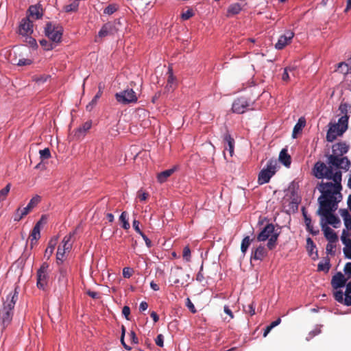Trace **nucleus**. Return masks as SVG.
<instances>
[{"instance_id":"19","label":"nucleus","mask_w":351,"mask_h":351,"mask_svg":"<svg viewBox=\"0 0 351 351\" xmlns=\"http://www.w3.org/2000/svg\"><path fill=\"white\" fill-rule=\"evenodd\" d=\"M349 147L345 143H338L332 146V152L335 156H342L348 152Z\"/></svg>"},{"instance_id":"57","label":"nucleus","mask_w":351,"mask_h":351,"mask_svg":"<svg viewBox=\"0 0 351 351\" xmlns=\"http://www.w3.org/2000/svg\"><path fill=\"white\" fill-rule=\"evenodd\" d=\"M31 63H32V61L29 59L22 58L19 60L17 65L25 66V65H29Z\"/></svg>"},{"instance_id":"13","label":"nucleus","mask_w":351,"mask_h":351,"mask_svg":"<svg viewBox=\"0 0 351 351\" xmlns=\"http://www.w3.org/2000/svg\"><path fill=\"white\" fill-rule=\"evenodd\" d=\"M294 36V33L291 30H286L283 35H281L277 43L275 44V48L281 50L291 43Z\"/></svg>"},{"instance_id":"14","label":"nucleus","mask_w":351,"mask_h":351,"mask_svg":"<svg viewBox=\"0 0 351 351\" xmlns=\"http://www.w3.org/2000/svg\"><path fill=\"white\" fill-rule=\"evenodd\" d=\"M19 34L23 36H27L33 33V23L30 21L29 18H23L19 25Z\"/></svg>"},{"instance_id":"26","label":"nucleus","mask_w":351,"mask_h":351,"mask_svg":"<svg viewBox=\"0 0 351 351\" xmlns=\"http://www.w3.org/2000/svg\"><path fill=\"white\" fill-rule=\"evenodd\" d=\"M303 215L304 217V222L306 226V229L308 232H310L313 235H317L319 233V230L315 229L312 223L311 219L308 217L306 214L303 210Z\"/></svg>"},{"instance_id":"43","label":"nucleus","mask_w":351,"mask_h":351,"mask_svg":"<svg viewBox=\"0 0 351 351\" xmlns=\"http://www.w3.org/2000/svg\"><path fill=\"white\" fill-rule=\"evenodd\" d=\"M117 10V6L115 4H110L108 5L104 10V13L106 14H112Z\"/></svg>"},{"instance_id":"47","label":"nucleus","mask_w":351,"mask_h":351,"mask_svg":"<svg viewBox=\"0 0 351 351\" xmlns=\"http://www.w3.org/2000/svg\"><path fill=\"white\" fill-rule=\"evenodd\" d=\"M193 15H194L193 11L191 9H189L186 12H182V14H181V19L183 21H186V20L189 19Z\"/></svg>"},{"instance_id":"46","label":"nucleus","mask_w":351,"mask_h":351,"mask_svg":"<svg viewBox=\"0 0 351 351\" xmlns=\"http://www.w3.org/2000/svg\"><path fill=\"white\" fill-rule=\"evenodd\" d=\"M104 88V85L102 83H99L98 85V93L95 95V97L93 98V100L95 101L96 103L97 102V100L101 97L103 90Z\"/></svg>"},{"instance_id":"3","label":"nucleus","mask_w":351,"mask_h":351,"mask_svg":"<svg viewBox=\"0 0 351 351\" xmlns=\"http://www.w3.org/2000/svg\"><path fill=\"white\" fill-rule=\"evenodd\" d=\"M351 106L348 104H341L339 110L343 114L337 123H329V129L326 134V139L328 142H333L338 136H341L348 129V112Z\"/></svg>"},{"instance_id":"12","label":"nucleus","mask_w":351,"mask_h":351,"mask_svg":"<svg viewBox=\"0 0 351 351\" xmlns=\"http://www.w3.org/2000/svg\"><path fill=\"white\" fill-rule=\"evenodd\" d=\"M250 104L246 98L241 97L236 99L232 106V110L234 113L242 114L250 108Z\"/></svg>"},{"instance_id":"16","label":"nucleus","mask_w":351,"mask_h":351,"mask_svg":"<svg viewBox=\"0 0 351 351\" xmlns=\"http://www.w3.org/2000/svg\"><path fill=\"white\" fill-rule=\"evenodd\" d=\"M91 125V121H88L85 122L82 126L79 127L74 132V138H76L77 140L82 138L85 136L86 132L90 129Z\"/></svg>"},{"instance_id":"23","label":"nucleus","mask_w":351,"mask_h":351,"mask_svg":"<svg viewBox=\"0 0 351 351\" xmlns=\"http://www.w3.org/2000/svg\"><path fill=\"white\" fill-rule=\"evenodd\" d=\"M113 29L114 27L111 24L106 23L102 26L98 33V36L101 38L106 37L112 34L113 33Z\"/></svg>"},{"instance_id":"55","label":"nucleus","mask_w":351,"mask_h":351,"mask_svg":"<svg viewBox=\"0 0 351 351\" xmlns=\"http://www.w3.org/2000/svg\"><path fill=\"white\" fill-rule=\"evenodd\" d=\"M139 224H140V223L138 220H136V219L133 220V221H132L133 228L135 230V231L141 235V234H143V232L141 230V229L139 228Z\"/></svg>"},{"instance_id":"2","label":"nucleus","mask_w":351,"mask_h":351,"mask_svg":"<svg viewBox=\"0 0 351 351\" xmlns=\"http://www.w3.org/2000/svg\"><path fill=\"white\" fill-rule=\"evenodd\" d=\"M342 199L341 193L330 194L327 195H320L318 198L319 209L317 213L325 219L326 223L337 228L341 223L338 217L333 214L338 207V203Z\"/></svg>"},{"instance_id":"42","label":"nucleus","mask_w":351,"mask_h":351,"mask_svg":"<svg viewBox=\"0 0 351 351\" xmlns=\"http://www.w3.org/2000/svg\"><path fill=\"white\" fill-rule=\"evenodd\" d=\"M343 253L347 258L351 259V240L344 244Z\"/></svg>"},{"instance_id":"62","label":"nucleus","mask_w":351,"mask_h":351,"mask_svg":"<svg viewBox=\"0 0 351 351\" xmlns=\"http://www.w3.org/2000/svg\"><path fill=\"white\" fill-rule=\"evenodd\" d=\"M47 217L45 215H43L36 225H38V227L41 228L47 223Z\"/></svg>"},{"instance_id":"36","label":"nucleus","mask_w":351,"mask_h":351,"mask_svg":"<svg viewBox=\"0 0 351 351\" xmlns=\"http://www.w3.org/2000/svg\"><path fill=\"white\" fill-rule=\"evenodd\" d=\"M10 189H11V184L8 183L3 189L0 190V203L6 199V197L10 191Z\"/></svg>"},{"instance_id":"7","label":"nucleus","mask_w":351,"mask_h":351,"mask_svg":"<svg viewBox=\"0 0 351 351\" xmlns=\"http://www.w3.org/2000/svg\"><path fill=\"white\" fill-rule=\"evenodd\" d=\"M73 235L74 232L66 235L64 237L62 243L58 246L56 254V259L58 264H61L63 263L65 254L67 252H69L70 250H71L72 243L71 242V240Z\"/></svg>"},{"instance_id":"53","label":"nucleus","mask_w":351,"mask_h":351,"mask_svg":"<svg viewBox=\"0 0 351 351\" xmlns=\"http://www.w3.org/2000/svg\"><path fill=\"white\" fill-rule=\"evenodd\" d=\"M156 344L159 347H163L164 346V337L162 335H158L155 339Z\"/></svg>"},{"instance_id":"8","label":"nucleus","mask_w":351,"mask_h":351,"mask_svg":"<svg viewBox=\"0 0 351 351\" xmlns=\"http://www.w3.org/2000/svg\"><path fill=\"white\" fill-rule=\"evenodd\" d=\"M114 97L117 102L123 105L136 103L138 100L136 93L132 88H128L117 93Z\"/></svg>"},{"instance_id":"58","label":"nucleus","mask_w":351,"mask_h":351,"mask_svg":"<svg viewBox=\"0 0 351 351\" xmlns=\"http://www.w3.org/2000/svg\"><path fill=\"white\" fill-rule=\"evenodd\" d=\"M321 332L320 329H315L314 330H312L309 332L308 336L306 337V340L309 341L311 338H313L314 336L319 334Z\"/></svg>"},{"instance_id":"18","label":"nucleus","mask_w":351,"mask_h":351,"mask_svg":"<svg viewBox=\"0 0 351 351\" xmlns=\"http://www.w3.org/2000/svg\"><path fill=\"white\" fill-rule=\"evenodd\" d=\"M29 16L35 19H39L43 16V8L40 4L30 5L28 9Z\"/></svg>"},{"instance_id":"35","label":"nucleus","mask_w":351,"mask_h":351,"mask_svg":"<svg viewBox=\"0 0 351 351\" xmlns=\"http://www.w3.org/2000/svg\"><path fill=\"white\" fill-rule=\"evenodd\" d=\"M57 239H56L54 241L51 240L48 247H47L45 252V256H47V258H49L51 254L53 252V250L55 249V245L56 243Z\"/></svg>"},{"instance_id":"64","label":"nucleus","mask_w":351,"mask_h":351,"mask_svg":"<svg viewBox=\"0 0 351 351\" xmlns=\"http://www.w3.org/2000/svg\"><path fill=\"white\" fill-rule=\"evenodd\" d=\"M31 210L32 209L27 205L26 207L21 208V215L23 216V217L26 216L29 213V211Z\"/></svg>"},{"instance_id":"56","label":"nucleus","mask_w":351,"mask_h":351,"mask_svg":"<svg viewBox=\"0 0 351 351\" xmlns=\"http://www.w3.org/2000/svg\"><path fill=\"white\" fill-rule=\"evenodd\" d=\"M23 217H24L21 215V208H19L14 214V221H19L20 220H21L23 219Z\"/></svg>"},{"instance_id":"22","label":"nucleus","mask_w":351,"mask_h":351,"mask_svg":"<svg viewBox=\"0 0 351 351\" xmlns=\"http://www.w3.org/2000/svg\"><path fill=\"white\" fill-rule=\"evenodd\" d=\"M267 255V250L264 246L260 245L252 252V257L255 260H262Z\"/></svg>"},{"instance_id":"52","label":"nucleus","mask_w":351,"mask_h":351,"mask_svg":"<svg viewBox=\"0 0 351 351\" xmlns=\"http://www.w3.org/2000/svg\"><path fill=\"white\" fill-rule=\"evenodd\" d=\"M306 244H307V247L309 249L310 254L312 256L313 250L314 248H315V245L313 240L311 238H308L306 239Z\"/></svg>"},{"instance_id":"29","label":"nucleus","mask_w":351,"mask_h":351,"mask_svg":"<svg viewBox=\"0 0 351 351\" xmlns=\"http://www.w3.org/2000/svg\"><path fill=\"white\" fill-rule=\"evenodd\" d=\"M305 125H306L305 119L302 117L300 118L298 123L295 125L293 130L292 136L293 138H296L297 134L302 131V130L305 126Z\"/></svg>"},{"instance_id":"21","label":"nucleus","mask_w":351,"mask_h":351,"mask_svg":"<svg viewBox=\"0 0 351 351\" xmlns=\"http://www.w3.org/2000/svg\"><path fill=\"white\" fill-rule=\"evenodd\" d=\"M243 5L240 3H232L229 5L227 10V16H231L238 14L242 10Z\"/></svg>"},{"instance_id":"10","label":"nucleus","mask_w":351,"mask_h":351,"mask_svg":"<svg viewBox=\"0 0 351 351\" xmlns=\"http://www.w3.org/2000/svg\"><path fill=\"white\" fill-rule=\"evenodd\" d=\"M328 160L329 163L333 165L334 168L348 171L350 167V161L347 157L339 158V156L330 155Z\"/></svg>"},{"instance_id":"38","label":"nucleus","mask_w":351,"mask_h":351,"mask_svg":"<svg viewBox=\"0 0 351 351\" xmlns=\"http://www.w3.org/2000/svg\"><path fill=\"white\" fill-rule=\"evenodd\" d=\"M40 200H41V197L38 195H36L30 199L27 206L31 209H33L34 207H36L40 203Z\"/></svg>"},{"instance_id":"27","label":"nucleus","mask_w":351,"mask_h":351,"mask_svg":"<svg viewBox=\"0 0 351 351\" xmlns=\"http://www.w3.org/2000/svg\"><path fill=\"white\" fill-rule=\"evenodd\" d=\"M48 269V265L43 263L40 269L37 271V280H47V271Z\"/></svg>"},{"instance_id":"17","label":"nucleus","mask_w":351,"mask_h":351,"mask_svg":"<svg viewBox=\"0 0 351 351\" xmlns=\"http://www.w3.org/2000/svg\"><path fill=\"white\" fill-rule=\"evenodd\" d=\"M322 229L328 242H336L338 240L337 234L332 228L327 226L326 224L322 223Z\"/></svg>"},{"instance_id":"30","label":"nucleus","mask_w":351,"mask_h":351,"mask_svg":"<svg viewBox=\"0 0 351 351\" xmlns=\"http://www.w3.org/2000/svg\"><path fill=\"white\" fill-rule=\"evenodd\" d=\"M344 295V304L346 306H351V282L346 285V289Z\"/></svg>"},{"instance_id":"61","label":"nucleus","mask_w":351,"mask_h":351,"mask_svg":"<svg viewBox=\"0 0 351 351\" xmlns=\"http://www.w3.org/2000/svg\"><path fill=\"white\" fill-rule=\"evenodd\" d=\"M141 236L145 241L147 247H151L152 246V243L151 240L143 232V234H141Z\"/></svg>"},{"instance_id":"5","label":"nucleus","mask_w":351,"mask_h":351,"mask_svg":"<svg viewBox=\"0 0 351 351\" xmlns=\"http://www.w3.org/2000/svg\"><path fill=\"white\" fill-rule=\"evenodd\" d=\"M279 232L275 230V227L272 223L267 224L257 236L258 241H265L268 240L267 246L269 250L275 248Z\"/></svg>"},{"instance_id":"24","label":"nucleus","mask_w":351,"mask_h":351,"mask_svg":"<svg viewBox=\"0 0 351 351\" xmlns=\"http://www.w3.org/2000/svg\"><path fill=\"white\" fill-rule=\"evenodd\" d=\"M279 160L285 166L289 167L291 162V157L287 153V150L283 149L279 154Z\"/></svg>"},{"instance_id":"48","label":"nucleus","mask_w":351,"mask_h":351,"mask_svg":"<svg viewBox=\"0 0 351 351\" xmlns=\"http://www.w3.org/2000/svg\"><path fill=\"white\" fill-rule=\"evenodd\" d=\"M67 270L66 268L62 267L60 268V277L59 280L66 282V281Z\"/></svg>"},{"instance_id":"60","label":"nucleus","mask_w":351,"mask_h":351,"mask_svg":"<svg viewBox=\"0 0 351 351\" xmlns=\"http://www.w3.org/2000/svg\"><path fill=\"white\" fill-rule=\"evenodd\" d=\"M130 340L132 343L137 344L138 343V339L134 331H131L129 334Z\"/></svg>"},{"instance_id":"45","label":"nucleus","mask_w":351,"mask_h":351,"mask_svg":"<svg viewBox=\"0 0 351 351\" xmlns=\"http://www.w3.org/2000/svg\"><path fill=\"white\" fill-rule=\"evenodd\" d=\"M39 154L41 160L48 159L51 157V153L49 148L40 150Z\"/></svg>"},{"instance_id":"49","label":"nucleus","mask_w":351,"mask_h":351,"mask_svg":"<svg viewBox=\"0 0 351 351\" xmlns=\"http://www.w3.org/2000/svg\"><path fill=\"white\" fill-rule=\"evenodd\" d=\"M349 237V232L348 231V229H343L342 231L341 240L343 243V244L346 243L347 242L351 241V239L348 238Z\"/></svg>"},{"instance_id":"41","label":"nucleus","mask_w":351,"mask_h":351,"mask_svg":"<svg viewBox=\"0 0 351 351\" xmlns=\"http://www.w3.org/2000/svg\"><path fill=\"white\" fill-rule=\"evenodd\" d=\"M295 70V67L293 66H288L285 68L284 72L282 73V79L283 81H288L290 79L289 72H292Z\"/></svg>"},{"instance_id":"28","label":"nucleus","mask_w":351,"mask_h":351,"mask_svg":"<svg viewBox=\"0 0 351 351\" xmlns=\"http://www.w3.org/2000/svg\"><path fill=\"white\" fill-rule=\"evenodd\" d=\"M168 73L169 76L165 88L168 91H170L171 90L173 89L176 80V77L173 76V71L171 68L169 69Z\"/></svg>"},{"instance_id":"50","label":"nucleus","mask_w":351,"mask_h":351,"mask_svg":"<svg viewBox=\"0 0 351 351\" xmlns=\"http://www.w3.org/2000/svg\"><path fill=\"white\" fill-rule=\"evenodd\" d=\"M334 295H335V298L337 302L344 304V298L345 297H343V296H345V295L343 294L342 291H337Z\"/></svg>"},{"instance_id":"39","label":"nucleus","mask_w":351,"mask_h":351,"mask_svg":"<svg viewBox=\"0 0 351 351\" xmlns=\"http://www.w3.org/2000/svg\"><path fill=\"white\" fill-rule=\"evenodd\" d=\"M255 307L256 305L254 302H252L250 304L243 307V311L250 314L251 316L255 314Z\"/></svg>"},{"instance_id":"6","label":"nucleus","mask_w":351,"mask_h":351,"mask_svg":"<svg viewBox=\"0 0 351 351\" xmlns=\"http://www.w3.org/2000/svg\"><path fill=\"white\" fill-rule=\"evenodd\" d=\"M278 162L276 160L270 159L265 168H263L258 174V182L259 184L268 183L271 178L276 171Z\"/></svg>"},{"instance_id":"31","label":"nucleus","mask_w":351,"mask_h":351,"mask_svg":"<svg viewBox=\"0 0 351 351\" xmlns=\"http://www.w3.org/2000/svg\"><path fill=\"white\" fill-rule=\"evenodd\" d=\"M71 3L64 7L66 12H76L79 7V3L77 0H70Z\"/></svg>"},{"instance_id":"32","label":"nucleus","mask_w":351,"mask_h":351,"mask_svg":"<svg viewBox=\"0 0 351 351\" xmlns=\"http://www.w3.org/2000/svg\"><path fill=\"white\" fill-rule=\"evenodd\" d=\"M341 216L343 218L344 225L346 229H351V216L346 210H343L341 212Z\"/></svg>"},{"instance_id":"44","label":"nucleus","mask_w":351,"mask_h":351,"mask_svg":"<svg viewBox=\"0 0 351 351\" xmlns=\"http://www.w3.org/2000/svg\"><path fill=\"white\" fill-rule=\"evenodd\" d=\"M335 243L336 242H328V243L326 247V253L328 254H331V255L335 254V249L336 247Z\"/></svg>"},{"instance_id":"9","label":"nucleus","mask_w":351,"mask_h":351,"mask_svg":"<svg viewBox=\"0 0 351 351\" xmlns=\"http://www.w3.org/2000/svg\"><path fill=\"white\" fill-rule=\"evenodd\" d=\"M62 27L52 23H47L45 28V35L53 42H60L62 35Z\"/></svg>"},{"instance_id":"4","label":"nucleus","mask_w":351,"mask_h":351,"mask_svg":"<svg viewBox=\"0 0 351 351\" xmlns=\"http://www.w3.org/2000/svg\"><path fill=\"white\" fill-rule=\"evenodd\" d=\"M19 291L15 288L7 296L6 300L3 302L2 308L0 309V325L1 330L5 329L12 320L14 308L18 300Z\"/></svg>"},{"instance_id":"59","label":"nucleus","mask_w":351,"mask_h":351,"mask_svg":"<svg viewBox=\"0 0 351 351\" xmlns=\"http://www.w3.org/2000/svg\"><path fill=\"white\" fill-rule=\"evenodd\" d=\"M130 308L129 306H123V309H122V314L125 316V317L127 319H129V315H130Z\"/></svg>"},{"instance_id":"34","label":"nucleus","mask_w":351,"mask_h":351,"mask_svg":"<svg viewBox=\"0 0 351 351\" xmlns=\"http://www.w3.org/2000/svg\"><path fill=\"white\" fill-rule=\"evenodd\" d=\"M225 140H226V141L228 144V147H226V149L229 151L230 156H232L233 154V152H234V141L230 135H226L225 137Z\"/></svg>"},{"instance_id":"40","label":"nucleus","mask_w":351,"mask_h":351,"mask_svg":"<svg viewBox=\"0 0 351 351\" xmlns=\"http://www.w3.org/2000/svg\"><path fill=\"white\" fill-rule=\"evenodd\" d=\"M330 269L329 260H326L324 262H321L317 265V269L319 271H323L328 272Z\"/></svg>"},{"instance_id":"33","label":"nucleus","mask_w":351,"mask_h":351,"mask_svg":"<svg viewBox=\"0 0 351 351\" xmlns=\"http://www.w3.org/2000/svg\"><path fill=\"white\" fill-rule=\"evenodd\" d=\"M251 243V239L249 236L245 237L241 242V250L243 254H245L250 245Z\"/></svg>"},{"instance_id":"37","label":"nucleus","mask_w":351,"mask_h":351,"mask_svg":"<svg viewBox=\"0 0 351 351\" xmlns=\"http://www.w3.org/2000/svg\"><path fill=\"white\" fill-rule=\"evenodd\" d=\"M119 219L123 223V225H122L123 228H124L125 230H128L130 228V226L127 219L126 212L124 211L121 214V215L119 217Z\"/></svg>"},{"instance_id":"11","label":"nucleus","mask_w":351,"mask_h":351,"mask_svg":"<svg viewBox=\"0 0 351 351\" xmlns=\"http://www.w3.org/2000/svg\"><path fill=\"white\" fill-rule=\"evenodd\" d=\"M170 278L173 284L184 285V282H187L189 278V275L185 274L182 267H177L172 270Z\"/></svg>"},{"instance_id":"25","label":"nucleus","mask_w":351,"mask_h":351,"mask_svg":"<svg viewBox=\"0 0 351 351\" xmlns=\"http://www.w3.org/2000/svg\"><path fill=\"white\" fill-rule=\"evenodd\" d=\"M40 229L41 228L38 227V225H35L32 233L30 234V243L32 247L34 244L36 243V241L40 237Z\"/></svg>"},{"instance_id":"1","label":"nucleus","mask_w":351,"mask_h":351,"mask_svg":"<svg viewBox=\"0 0 351 351\" xmlns=\"http://www.w3.org/2000/svg\"><path fill=\"white\" fill-rule=\"evenodd\" d=\"M313 175L318 179H326L327 182H321L317 186L321 195H327L341 193V171L328 162L326 165L324 162L317 161L312 169Z\"/></svg>"},{"instance_id":"54","label":"nucleus","mask_w":351,"mask_h":351,"mask_svg":"<svg viewBox=\"0 0 351 351\" xmlns=\"http://www.w3.org/2000/svg\"><path fill=\"white\" fill-rule=\"evenodd\" d=\"M346 275L348 276V278H351V263H347L344 267L343 269Z\"/></svg>"},{"instance_id":"63","label":"nucleus","mask_w":351,"mask_h":351,"mask_svg":"<svg viewBox=\"0 0 351 351\" xmlns=\"http://www.w3.org/2000/svg\"><path fill=\"white\" fill-rule=\"evenodd\" d=\"M123 276L124 278H129L132 276V272L130 271V269L128 267L123 268Z\"/></svg>"},{"instance_id":"15","label":"nucleus","mask_w":351,"mask_h":351,"mask_svg":"<svg viewBox=\"0 0 351 351\" xmlns=\"http://www.w3.org/2000/svg\"><path fill=\"white\" fill-rule=\"evenodd\" d=\"M348 278H346L341 272L337 273L332 279L331 284L334 289H338L343 287L346 285V283L348 280Z\"/></svg>"},{"instance_id":"20","label":"nucleus","mask_w":351,"mask_h":351,"mask_svg":"<svg viewBox=\"0 0 351 351\" xmlns=\"http://www.w3.org/2000/svg\"><path fill=\"white\" fill-rule=\"evenodd\" d=\"M176 170V167H174L171 169L163 171L158 174L157 180L160 183H163L167 181V178L170 177Z\"/></svg>"},{"instance_id":"51","label":"nucleus","mask_w":351,"mask_h":351,"mask_svg":"<svg viewBox=\"0 0 351 351\" xmlns=\"http://www.w3.org/2000/svg\"><path fill=\"white\" fill-rule=\"evenodd\" d=\"M183 258L186 261H189L191 259V250L189 246H186L183 249Z\"/></svg>"}]
</instances>
